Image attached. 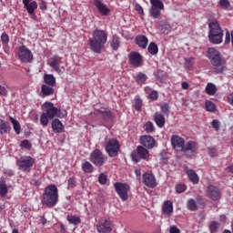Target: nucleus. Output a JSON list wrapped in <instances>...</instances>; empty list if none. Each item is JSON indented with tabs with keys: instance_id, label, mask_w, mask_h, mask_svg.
<instances>
[{
	"instance_id": "47",
	"label": "nucleus",
	"mask_w": 233,
	"mask_h": 233,
	"mask_svg": "<svg viewBox=\"0 0 233 233\" xmlns=\"http://www.w3.org/2000/svg\"><path fill=\"white\" fill-rule=\"evenodd\" d=\"M159 157H160V161H162V163H167V161H168V153H167L165 150H162L159 153Z\"/></svg>"
},
{
	"instance_id": "5",
	"label": "nucleus",
	"mask_w": 233,
	"mask_h": 233,
	"mask_svg": "<svg viewBox=\"0 0 233 233\" xmlns=\"http://www.w3.org/2000/svg\"><path fill=\"white\" fill-rule=\"evenodd\" d=\"M208 39L212 45H221L223 43V28H221V24L218 19H209L208 23Z\"/></svg>"
},
{
	"instance_id": "48",
	"label": "nucleus",
	"mask_w": 233,
	"mask_h": 233,
	"mask_svg": "<svg viewBox=\"0 0 233 233\" xmlns=\"http://www.w3.org/2000/svg\"><path fill=\"white\" fill-rule=\"evenodd\" d=\"M1 41H2V45L6 46L8 45V43H10V36H8V35L6 33H3L1 35Z\"/></svg>"
},
{
	"instance_id": "9",
	"label": "nucleus",
	"mask_w": 233,
	"mask_h": 233,
	"mask_svg": "<svg viewBox=\"0 0 233 233\" xmlns=\"http://www.w3.org/2000/svg\"><path fill=\"white\" fill-rule=\"evenodd\" d=\"M114 187L122 201H128V191L130 190V186H128V184L116 182Z\"/></svg>"
},
{
	"instance_id": "64",
	"label": "nucleus",
	"mask_w": 233,
	"mask_h": 233,
	"mask_svg": "<svg viewBox=\"0 0 233 233\" xmlns=\"http://www.w3.org/2000/svg\"><path fill=\"white\" fill-rule=\"evenodd\" d=\"M60 233H66V227L63 223H60Z\"/></svg>"
},
{
	"instance_id": "14",
	"label": "nucleus",
	"mask_w": 233,
	"mask_h": 233,
	"mask_svg": "<svg viewBox=\"0 0 233 233\" xmlns=\"http://www.w3.org/2000/svg\"><path fill=\"white\" fill-rule=\"evenodd\" d=\"M98 233H110L112 232V221L109 218H102L96 225Z\"/></svg>"
},
{
	"instance_id": "59",
	"label": "nucleus",
	"mask_w": 233,
	"mask_h": 233,
	"mask_svg": "<svg viewBox=\"0 0 233 233\" xmlns=\"http://www.w3.org/2000/svg\"><path fill=\"white\" fill-rule=\"evenodd\" d=\"M208 152L209 156H211V157H214V156H216V148L214 147H208Z\"/></svg>"
},
{
	"instance_id": "61",
	"label": "nucleus",
	"mask_w": 233,
	"mask_h": 233,
	"mask_svg": "<svg viewBox=\"0 0 233 233\" xmlns=\"http://www.w3.org/2000/svg\"><path fill=\"white\" fill-rule=\"evenodd\" d=\"M228 103H229V105H231V106H233V93H230L228 96Z\"/></svg>"
},
{
	"instance_id": "2",
	"label": "nucleus",
	"mask_w": 233,
	"mask_h": 233,
	"mask_svg": "<svg viewBox=\"0 0 233 233\" xmlns=\"http://www.w3.org/2000/svg\"><path fill=\"white\" fill-rule=\"evenodd\" d=\"M108 41V34L103 29H95L93 31V37L88 39L89 50L94 54H101L105 45Z\"/></svg>"
},
{
	"instance_id": "13",
	"label": "nucleus",
	"mask_w": 233,
	"mask_h": 233,
	"mask_svg": "<svg viewBox=\"0 0 233 233\" xmlns=\"http://www.w3.org/2000/svg\"><path fill=\"white\" fill-rule=\"evenodd\" d=\"M198 143L196 141H188L184 144V147L182 152H184L186 157H192V156H196L198 154Z\"/></svg>"
},
{
	"instance_id": "52",
	"label": "nucleus",
	"mask_w": 233,
	"mask_h": 233,
	"mask_svg": "<svg viewBox=\"0 0 233 233\" xmlns=\"http://www.w3.org/2000/svg\"><path fill=\"white\" fill-rule=\"evenodd\" d=\"M145 130L147 134L154 132V124L150 121L147 122Z\"/></svg>"
},
{
	"instance_id": "24",
	"label": "nucleus",
	"mask_w": 233,
	"mask_h": 233,
	"mask_svg": "<svg viewBox=\"0 0 233 233\" xmlns=\"http://www.w3.org/2000/svg\"><path fill=\"white\" fill-rule=\"evenodd\" d=\"M162 212L166 216H172L174 213V204L170 200H166L162 206Z\"/></svg>"
},
{
	"instance_id": "23",
	"label": "nucleus",
	"mask_w": 233,
	"mask_h": 233,
	"mask_svg": "<svg viewBox=\"0 0 233 233\" xmlns=\"http://www.w3.org/2000/svg\"><path fill=\"white\" fill-rule=\"evenodd\" d=\"M55 89L54 86H47L46 84H43L41 86V92H40V97H48L50 96H54Z\"/></svg>"
},
{
	"instance_id": "25",
	"label": "nucleus",
	"mask_w": 233,
	"mask_h": 233,
	"mask_svg": "<svg viewBox=\"0 0 233 233\" xmlns=\"http://www.w3.org/2000/svg\"><path fill=\"white\" fill-rule=\"evenodd\" d=\"M136 44L139 48L145 50L148 46V38L143 35H139L136 37Z\"/></svg>"
},
{
	"instance_id": "26",
	"label": "nucleus",
	"mask_w": 233,
	"mask_h": 233,
	"mask_svg": "<svg viewBox=\"0 0 233 233\" xmlns=\"http://www.w3.org/2000/svg\"><path fill=\"white\" fill-rule=\"evenodd\" d=\"M10 130H12V127L10 126V122L5 121L0 118V134L3 136L4 134H10Z\"/></svg>"
},
{
	"instance_id": "58",
	"label": "nucleus",
	"mask_w": 233,
	"mask_h": 233,
	"mask_svg": "<svg viewBox=\"0 0 233 233\" xmlns=\"http://www.w3.org/2000/svg\"><path fill=\"white\" fill-rule=\"evenodd\" d=\"M169 233H180V230H179V228H177V227L171 226L169 228Z\"/></svg>"
},
{
	"instance_id": "45",
	"label": "nucleus",
	"mask_w": 233,
	"mask_h": 233,
	"mask_svg": "<svg viewBox=\"0 0 233 233\" xmlns=\"http://www.w3.org/2000/svg\"><path fill=\"white\" fill-rule=\"evenodd\" d=\"M20 148H25L26 150H32V143L30 140L25 139L20 142Z\"/></svg>"
},
{
	"instance_id": "37",
	"label": "nucleus",
	"mask_w": 233,
	"mask_h": 233,
	"mask_svg": "<svg viewBox=\"0 0 233 233\" xmlns=\"http://www.w3.org/2000/svg\"><path fill=\"white\" fill-rule=\"evenodd\" d=\"M82 170L86 172V174H92L94 172V166L88 161H86L82 164Z\"/></svg>"
},
{
	"instance_id": "33",
	"label": "nucleus",
	"mask_w": 233,
	"mask_h": 233,
	"mask_svg": "<svg viewBox=\"0 0 233 233\" xmlns=\"http://www.w3.org/2000/svg\"><path fill=\"white\" fill-rule=\"evenodd\" d=\"M66 220L68 221V223H70V225H75V226L81 225V218L77 216L67 215Z\"/></svg>"
},
{
	"instance_id": "18",
	"label": "nucleus",
	"mask_w": 233,
	"mask_h": 233,
	"mask_svg": "<svg viewBox=\"0 0 233 233\" xmlns=\"http://www.w3.org/2000/svg\"><path fill=\"white\" fill-rule=\"evenodd\" d=\"M142 179L144 185H146V187H148V188H156V187H157V182H156V177L154 176V174L145 173L142 176Z\"/></svg>"
},
{
	"instance_id": "43",
	"label": "nucleus",
	"mask_w": 233,
	"mask_h": 233,
	"mask_svg": "<svg viewBox=\"0 0 233 233\" xmlns=\"http://www.w3.org/2000/svg\"><path fill=\"white\" fill-rule=\"evenodd\" d=\"M151 7L165 9V5L161 0H150Z\"/></svg>"
},
{
	"instance_id": "22",
	"label": "nucleus",
	"mask_w": 233,
	"mask_h": 233,
	"mask_svg": "<svg viewBox=\"0 0 233 233\" xmlns=\"http://www.w3.org/2000/svg\"><path fill=\"white\" fill-rule=\"evenodd\" d=\"M94 5H96L97 11L101 15H108L110 14V10L106 5L103 4L101 0H95Z\"/></svg>"
},
{
	"instance_id": "56",
	"label": "nucleus",
	"mask_w": 233,
	"mask_h": 233,
	"mask_svg": "<svg viewBox=\"0 0 233 233\" xmlns=\"http://www.w3.org/2000/svg\"><path fill=\"white\" fill-rule=\"evenodd\" d=\"M211 126L212 127L214 128V130H216L218 132V130H219V121L217 120V119H214L212 122H211Z\"/></svg>"
},
{
	"instance_id": "40",
	"label": "nucleus",
	"mask_w": 233,
	"mask_h": 233,
	"mask_svg": "<svg viewBox=\"0 0 233 233\" xmlns=\"http://www.w3.org/2000/svg\"><path fill=\"white\" fill-rule=\"evenodd\" d=\"M160 110L164 116H169L170 105H168V103H167V102H164L163 104L160 105Z\"/></svg>"
},
{
	"instance_id": "63",
	"label": "nucleus",
	"mask_w": 233,
	"mask_h": 233,
	"mask_svg": "<svg viewBox=\"0 0 233 233\" xmlns=\"http://www.w3.org/2000/svg\"><path fill=\"white\" fill-rule=\"evenodd\" d=\"M5 176H9V177H12V176H14V170H12V169H6V170L5 171Z\"/></svg>"
},
{
	"instance_id": "29",
	"label": "nucleus",
	"mask_w": 233,
	"mask_h": 233,
	"mask_svg": "<svg viewBox=\"0 0 233 233\" xmlns=\"http://www.w3.org/2000/svg\"><path fill=\"white\" fill-rule=\"evenodd\" d=\"M44 83V85H47L49 86H56V76L52 74H45Z\"/></svg>"
},
{
	"instance_id": "36",
	"label": "nucleus",
	"mask_w": 233,
	"mask_h": 233,
	"mask_svg": "<svg viewBox=\"0 0 233 233\" xmlns=\"http://www.w3.org/2000/svg\"><path fill=\"white\" fill-rule=\"evenodd\" d=\"M219 227H221V224L218 221H211L208 226L209 232L218 233V230H219Z\"/></svg>"
},
{
	"instance_id": "39",
	"label": "nucleus",
	"mask_w": 233,
	"mask_h": 233,
	"mask_svg": "<svg viewBox=\"0 0 233 233\" xmlns=\"http://www.w3.org/2000/svg\"><path fill=\"white\" fill-rule=\"evenodd\" d=\"M147 79H148V77L147 76L146 74L144 73H138L137 77H136V81L138 85H144V83H146Z\"/></svg>"
},
{
	"instance_id": "8",
	"label": "nucleus",
	"mask_w": 233,
	"mask_h": 233,
	"mask_svg": "<svg viewBox=\"0 0 233 233\" xmlns=\"http://www.w3.org/2000/svg\"><path fill=\"white\" fill-rule=\"evenodd\" d=\"M89 161L95 165V167H103L106 163V157L103 154L102 150L95 149L90 153Z\"/></svg>"
},
{
	"instance_id": "3",
	"label": "nucleus",
	"mask_w": 233,
	"mask_h": 233,
	"mask_svg": "<svg viewBox=\"0 0 233 233\" xmlns=\"http://www.w3.org/2000/svg\"><path fill=\"white\" fill-rule=\"evenodd\" d=\"M207 57L211 65L214 66L215 74H223L227 68V61L221 56V53L214 47H209L207 50Z\"/></svg>"
},
{
	"instance_id": "20",
	"label": "nucleus",
	"mask_w": 233,
	"mask_h": 233,
	"mask_svg": "<svg viewBox=\"0 0 233 233\" xmlns=\"http://www.w3.org/2000/svg\"><path fill=\"white\" fill-rule=\"evenodd\" d=\"M24 8H25L27 14L29 15H34L35 14V9L37 8L38 5L36 1L34 0H22Z\"/></svg>"
},
{
	"instance_id": "10",
	"label": "nucleus",
	"mask_w": 233,
	"mask_h": 233,
	"mask_svg": "<svg viewBox=\"0 0 233 233\" xmlns=\"http://www.w3.org/2000/svg\"><path fill=\"white\" fill-rule=\"evenodd\" d=\"M131 157L135 163H139L141 159H148L150 153L143 146H138L137 150L131 153Z\"/></svg>"
},
{
	"instance_id": "35",
	"label": "nucleus",
	"mask_w": 233,
	"mask_h": 233,
	"mask_svg": "<svg viewBox=\"0 0 233 233\" xmlns=\"http://www.w3.org/2000/svg\"><path fill=\"white\" fill-rule=\"evenodd\" d=\"M147 50L151 56H157V53L159 52V47H157V44L151 42L148 45Z\"/></svg>"
},
{
	"instance_id": "7",
	"label": "nucleus",
	"mask_w": 233,
	"mask_h": 233,
	"mask_svg": "<svg viewBox=\"0 0 233 233\" xmlns=\"http://www.w3.org/2000/svg\"><path fill=\"white\" fill-rule=\"evenodd\" d=\"M119 148H121V146H119V141L116 138H110L105 146V150L109 157H117Z\"/></svg>"
},
{
	"instance_id": "17",
	"label": "nucleus",
	"mask_w": 233,
	"mask_h": 233,
	"mask_svg": "<svg viewBox=\"0 0 233 233\" xmlns=\"http://www.w3.org/2000/svg\"><path fill=\"white\" fill-rule=\"evenodd\" d=\"M171 145L174 150H177V152H182L183 147H185V139L177 135H173L171 137Z\"/></svg>"
},
{
	"instance_id": "60",
	"label": "nucleus",
	"mask_w": 233,
	"mask_h": 233,
	"mask_svg": "<svg viewBox=\"0 0 233 233\" xmlns=\"http://www.w3.org/2000/svg\"><path fill=\"white\" fill-rule=\"evenodd\" d=\"M137 12L140 15H145V11H143V6H141L140 5H137Z\"/></svg>"
},
{
	"instance_id": "31",
	"label": "nucleus",
	"mask_w": 233,
	"mask_h": 233,
	"mask_svg": "<svg viewBox=\"0 0 233 233\" xmlns=\"http://www.w3.org/2000/svg\"><path fill=\"white\" fill-rule=\"evenodd\" d=\"M120 45H121V42L119 40V36H117L116 35H114L110 42V46L112 50L117 51L119 49Z\"/></svg>"
},
{
	"instance_id": "38",
	"label": "nucleus",
	"mask_w": 233,
	"mask_h": 233,
	"mask_svg": "<svg viewBox=\"0 0 233 233\" xmlns=\"http://www.w3.org/2000/svg\"><path fill=\"white\" fill-rule=\"evenodd\" d=\"M187 207L188 210H191V212H196V210H198V203H196V200L193 198L187 200Z\"/></svg>"
},
{
	"instance_id": "53",
	"label": "nucleus",
	"mask_w": 233,
	"mask_h": 233,
	"mask_svg": "<svg viewBox=\"0 0 233 233\" xmlns=\"http://www.w3.org/2000/svg\"><path fill=\"white\" fill-rule=\"evenodd\" d=\"M98 182L100 185H106V175L105 173H101L98 176Z\"/></svg>"
},
{
	"instance_id": "34",
	"label": "nucleus",
	"mask_w": 233,
	"mask_h": 233,
	"mask_svg": "<svg viewBox=\"0 0 233 233\" xmlns=\"http://www.w3.org/2000/svg\"><path fill=\"white\" fill-rule=\"evenodd\" d=\"M206 92L208 96H215L216 92H218V87H216V85L208 83L206 86Z\"/></svg>"
},
{
	"instance_id": "6",
	"label": "nucleus",
	"mask_w": 233,
	"mask_h": 233,
	"mask_svg": "<svg viewBox=\"0 0 233 233\" xmlns=\"http://www.w3.org/2000/svg\"><path fill=\"white\" fill-rule=\"evenodd\" d=\"M16 165L22 172H30L34 165H35V158L30 156H24L16 160Z\"/></svg>"
},
{
	"instance_id": "21",
	"label": "nucleus",
	"mask_w": 233,
	"mask_h": 233,
	"mask_svg": "<svg viewBox=\"0 0 233 233\" xmlns=\"http://www.w3.org/2000/svg\"><path fill=\"white\" fill-rule=\"evenodd\" d=\"M184 170H185L189 181H191V183H193V185H198L199 183V177L198 176L196 171L188 168V167H187V166L184 167Z\"/></svg>"
},
{
	"instance_id": "49",
	"label": "nucleus",
	"mask_w": 233,
	"mask_h": 233,
	"mask_svg": "<svg viewBox=\"0 0 233 233\" xmlns=\"http://www.w3.org/2000/svg\"><path fill=\"white\" fill-rule=\"evenodd\" d=\"M193 66H194V58L193 57L185 59V63H184L185 68H187V69L192 68Z\"/></svg>"
},
{
	"instance_id": "4",
	"label": "nucleus",
	"mask_w": 233,
	"mask_h": 233,
	"mask_svg": "<svg viewBox=\"0 0 233 233\" xmlns=\"http://www.w3.org/2000/svg\"><path fill=\"white\" fill-rule=\"evenodd\" d=\"M42 205L52 208L59 202V189L56 184L46 187L42 195Z\"/></svg>"
},
{
	"instance_id": "28",
	"label": "nucleus",
	"mask_w": 233,
	"mask_h": 233,
	"mask_svg": "<svg viewBox=\"0 0 233 233\" xmlns=\"http://www.w3.org/2000/svg\"><path fill=\"white\" fill-rule=\"evenodd\" d=\"M8 194V186L6 185V179L5 177H0V197L5 198Z\"/></svg>"
},
{
	"instance_id": "54",
	"label": "nucleus",
	"mask_w": 233,
	"mask_h": 233,
	"mask_svg": "<svg viewBox=\"0 0 233 233\" xmlns=\"http://www.w3.org/2000/svg\"><path fill=\"white\" fill-rule=\"evenodd\" d=\"M149 99H152L153 101H157L159 95L157 94V91H152L148 95Z\"/></svg>"
},
{
	"instance_id": "46",
	"label": "nucleus",
	"mask_w": 233,
	"mask_h": 233,
	"mask_svg": "<svg viewBox=\"0 0 233 233\" xmlns=\"http://www.w3.org/2000/svg\"><path fill=\"white\" fill-rule=\"evenodd\" d=\"M175 188H176L177 194H183V192L187 190V185L183 183H179L176 185Z\"/></svg>"
},
{
	"instance_id": "51",
	"label": "nucleus",
	"mask_w": 233,
	"mask_h": 233,
	"mask_svg": "<svg viewBox=\"0 0 233 233\" xmlns=\"http://www.w3.org/2000/svg\"><path fill=\"white\" fill-rule=\"evenodd\" d=\"M196 201L201 207V208H205L207 203L205 202V198H203V197L198 196L196 198Z\"/></svg>"
},
{
	"instance_id": "11",
	"label": "nucleus",
	"mask_w": 233,
	"mask_h": 233,
	"mask_svg": "<svg viewBox=\"0 0 233 233\" xmlns=\"http://www.w3.org/2000/svg\"><path fill=\"white\" fill-rule=\"evenodd\" d=\"M17 54L22 63H32V61H34V55L26 46H20Z\"/></svg>"
},
{
	"instance_id": "41",
	"label": "nucleus",
	"mask_w": 233,
	"mask_h": 233,
	"mask_svg": "<svg viewBox=\"0 0 233 233\" xmlns=\"http://www.w3.org/2000/svg\"><path fill=\"white\" fill-rule=\"evenodd\" d=\"M98 114L101 115V117L108 122V121H112V112L110 111H98Z\"/></svg>"
},
{
	"instance_id": "44",
	"label": "nucleus",
	"mask_w": 233,
	"mask_h": 233,
	"mask_svg": "<svg viewBox=\"0 0 233 233\" xmlns=\"http://www.w3.org/2000/svg\"><path fill=\"white\" fill-rule=\"evenodd\" d=\"M134 108L137 112H141V108H143V100L139 97L135 98Z\"/></svg>"
},
{
	"instance_id": "27",
	"label": "nucleus",
	"mask_w": 233,
	"mask_h": 233,
	"mask_svg": "<svg viewBox=\"0 0 233 233\" xmlns=\"http://www.w3.org/2000/svg\"><path fill=\"white\" fill-rule=\"evenodd\" d=\"M154 121L158 128H163L165 127V116L163 114L158 112L155 113Z\"/></svg>"
},
{
	"instance_id": "15",
	"label": "nucleus",
	"mask_w": 233,
	"mask_h": 233,
	"mask_svg": "<svg viewBox=\"0 0 233 233\" xmlns=\"http://www.w3.org/2000/svg\"><path fill=\"white\" fill-rule=\"evenodd\" d=\"M61 65H63V57L58 55L53 56L49 60V66L56 72V74H63L61 71Z\"/></svg>"
},
{
	"instance_id": "50",
	"label": "nucleus",
	"mask_w": 233,
	"mask_h": 233,
	"mask_svg": "<svg viewBox=\"0 0 233 233\" xmlns=\"http://www.w3.org/2000/svg\"><path fill=\"white\" fill-rule=\"evenodd\" d=\"M220 8L227 10L230 6V2L228 0H219L218 2Z\"/></svg>"
},
{
	"instance_id": "19",
	"label": "nucleus",
	"mask_w": 233,
	"mask_h": 233,
	"mask_svg": "<svg viewBox=\"0 0 233 233\" xmlns=\"http://www.w3.org/2000/svg\"><path fill=\"white\" fill-rule=\"evenodd\" d=\"M139 141L142 147H144L145 148H149V150L156 147V139L153 137L141 136Z\"/></svg>"
},
{
	"instance_id": "30",
	"label": "nucleus",
	"mask_w": 233,
	"mask_h": 233,
	"mask_svg": "<svg viewBox=\"0 0 233 233\" xmlns=\"http://www.w3.org/2000/svg\"><path fill=\"white\" fill-rule=\"evenodd\" d=\"M9 121L10 123H12L13 128L16 136H19V134H21V124L19 123V121L12 116H9Z\"/></svg>"
},
{
	"instance_id": "62",
	"label": "nucleus",
	"mask_w": 233,
	"mask_h": 233,
	"mask_svg": "<svg viewBox=\"0 0 233 233\" xmlns=\"http://www.w3.org/2000/svg\"><path fill=\"white\" fill-rule=\"evenodd\" d=\"M39 6H40L41 10H46V8H47L46 2L41 1V3L39 4Z\"/></svg>"
},
{
	"instance_id": "12",
	"label": "nucleus",
	"mask_w": 233,
	"mask_h": 233,
	"mask_svg": "<svg viewBox=\"0 0 233 233\" xmlns=\"http://www.w3.org/2000/svg\"><path fill=\"white\" fill-rule=\"evenodd\" d=\"M128 63L134 68H139L143 66V56L139 52L131 51L128 55Z\"/></svg>"
},
{
	"instance_id": "1",
	"label": "nucleus",
	"mask_w": 233,
	"mask_h": 233,
	"mask_svg": "<svg viewBox=\"0 0 233 233\" xmlns=\"http://www.w3.org/2000/svg\"><path fill=\"white\" fill-rule=\"evenodd\" d=\"M42 110H44V113H42L40 116V124L42 127H48L49 119H52L51 127L53 132H55V134H63V132H65L63 122L58 118H54L59 117L63 119V117H65V113L61 111V108L56 107L52 102H46L42 105Z\"/></svg>"
},
{
	"instance_id": "57",
	"label": "nucleus",
	"mask_w": 233,
	"mask_h": 233,
	"mask_svg": "<svg viewBox=\"0 0 233 233\" xmlns=\"http://www.w3.org/2000/svg\"><path fill=\"white\" fill-rule=\"evenodd\" d=\"M67 185H68V187H70L71 188H74V187H76V178L70 177V178L67 180Z\"/></svg>"
},
{
	"instance_id": "55",
	"label": "nucleus",
	"mask_w": 233,
	"mask_h": 233,
	"mask_svg": "<svg viewBox=\"0 0 233 233\" xmlns=\"http://www.w3.org/2000/svg\"><path fill=\"white\" fill-rule=\"evenodd\" d=\"M0 96H3L4 97H6L8 96V89L6 87L0 85Z\"/></svg>"
},
{
	"instance_id": "16",
	"label": "nucleus",
	"mask_w": 233,
	"mask_h": 233,
	"mask_svg": "<svg viewBox=\"0 0 233 233\" xmlns=\"http://www.w3.org/2000/svg\"><path fill=\"white\" fill-rule=\"evenodd\" d=\"M206 194L212 201H219L221 199V191L215 186H208Z\"/></svg>"
},
{
	"instance_id": "42",
	"label": "nucleus",
	"mask_w": 233,
	"mask_h": 233,
	"mask_svg": "<svg viewBox=\"0 0 233 233\" xmlns=\"http://www.w3.org/2000/svg\"><path fill=\"white\" fill-rule=\"evenodd\" d=\"M205 106L208 112H216V104L213 103L212 101H209V100L206 101Z\"/></svg>"
},
{
	"instance_id": "32",
	"label": "nucleus",
	"mask_w": 233,
	"mask_h": 233,
	"mask_svg": "<svg viewBox=\"0 0 233 233\" xmlns=\"http://www.w3.org/2000/svg\"><path fill=\"white\" fill-rule=\"evenodd\" d=\"M161 8L159 7H150L149 8V15L153 19H159L161 16Z\"/></svg>"
}]
</instances>
